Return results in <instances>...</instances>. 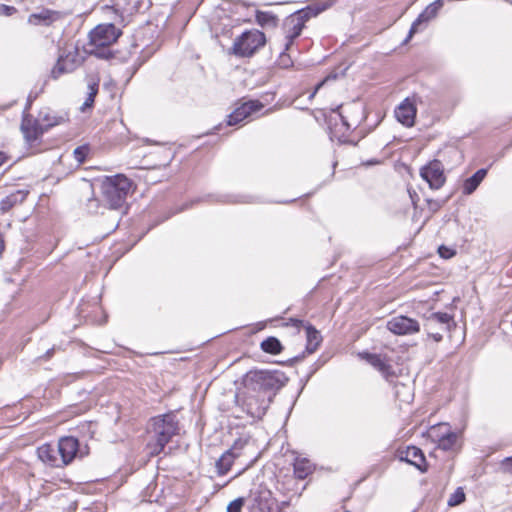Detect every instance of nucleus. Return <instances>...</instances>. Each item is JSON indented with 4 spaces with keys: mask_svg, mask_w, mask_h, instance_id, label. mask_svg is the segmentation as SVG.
Here are the masks:
<instances>
[{
    "mask_svg": "<svg viewBox=\"0 0 512 512\" xmlns=\"http://www.w3.org/2000/svg\"><path fill=\"white\" fill-rule=\"evenodd\" d=\"M179 422L174 413L153 417L148 430L150 440L147 444L150 456L160 454L171 439L179 432Z\"/></svg>",
    "mask_w": 512,
    "mask_h": 512,
    "instance_id": "1",
    "label": "nucleus"
},
{
    "mask_svg": "<svg viewBox=\"0 0 512 512\" xmlns=\"http://www.w3.org/2000/svg\"><path fill=\"white\" fill-rule=\"evenodd\" d=\"M288 382V377L279 370L249 371L243 378L244 389L260 395L272 396Z\"/></svg>",
    "mask_w": 512,
    "mask_h": 512,
    "instance_id": "2",
    "label": "nucleus"
},
{
    "mask_svg": "<svg viewBox=\"0 0 512 512\" xmlns=\"http://www.w3.org/2000/svg\"><path fill=\"white\" fill-rule=\"evenodd\" d=\"M132 183L124 175L118 174L107 177L101 183L102 201L110 209H118L123 206L127 195L131 190Z\"/></svg>",
    "mask_w": 512,
    "mask_h": 512,
    "instance_id": "3",
    "label": "nucleus"
},
{
    "mask_svg": "<svg viewBox=\"0 0 512 512\" xmlns=\"http://www.w3.org/2000/svg\"><path fill=\"white\" fill-rule=\"evenodd\" d=\"M120 35V30L113 24L98 25L89 34L90 53L98 58L109 59L112 57L109 46L115 43Z\"/></svg>",
    "mask_w": 512,
    "mask_h": 512,
    "instance_id": "4",
    "label": "nucleus"
},
{
    "mask_svg": "<svg viewBox=\"0 0 512 512\" xmlns=\"http://www.w3.org/2000/svg\"><path fill=\"white\" fill-rule=\"evenodd\" d=\"M265 34L257 29L243 32L234 40L230 53L237 57H251L265 45Z\"/></svg>",
    "mask_w": 512,
    "mask_h": 512,
    "instance_id": "5",
    "label": "nucleus"
},
{
    "mask_svg": "<svg viewBox=\"0 0 512 512\" xmlns=\"http://www.w3.org/2000/svg\"><path fill=\"white\" fill-rule=\"evenodd\" d=\"M455 326L453 316L445 312H433L425 317L424 329L435 342L442 341L443 333L451 331Z\"/></svg>",
    "mask_w": 512,
    "mask_h": 512,
    "instance_id": "6",
    "label": "nucleus"
},
{
    "mask_svg": "<svg viewBox=\"0 0 512 512\" xmlns=\"http://www.w3.org/2000/svg\"><path fill=\"white\" fill-rule=\"evenodd\" d=\"M242 409L252 418L261 419L270 404V396L260 395L244 389L240 398Z\"/></svg>",
    "mask_w": 512,
    "mask_h": 512,
    "instance_id": "7",
    "label": "nucleus"
},
{
    "mask_svg": "<svg viewBox=\"0 0 512 512\" xmlns=\"http://www.w3.org/2000/svg\"><path fill=\"white\" fill-rule=\"evenodd\" d=\"M57 446L62 467L70 464L75 458H82L89 453L88 446L81 447L78 439L72 436L61 437Z\"/></svg>",
    "mask_w": 512,
    "mask_h": 512,
    "instance_id": "8",
    "label": "nucleus"
},
{
    "mask_svg": "<svg viewBox=\"0 0 512 512\" xmlns=\"http://www.w3.org/2000/svg\"><path fill=\"white\" fill-rule=\"evenodd\" d=\"M308 17L304 12L299 10L291 14L284 22L286 34L285 50H289L294 40L301 34Z\"/></svg>",
    "mask_w": 512,
    "mask_h": 512,
    "instance_id": "9",
    "label": "nucleus"
},
{
    "mask_svg": "<svg viewBox=\"0 0 512 512\" xmlns=\"http://www.w3.org/2000/svg\"><path fill=\"white\" fill-rule=\"evenodd\" d=\"M420 98L416 95L405 98L395 109V117L398 122L406 127H412L415 123L417 103Z\"/></svg>",
    "mask_w": 512,
    "mask_h": 512,
    "instance_id": "10",
    "label": "nucleus"
},
{
    "mask_svg": "<svg viewBox=\"0 0 512 512\" xmlns=\"http://www.w3.org/2000/svg\"><path fill=\"white\" fill-rule=\"evenodd\" d=\"M420 176L429 184L431 189H439L445 183L443 165L438 160H433L421 168Z\"/></svg>",
    "mask_w": 512,
    "mask_h": 512,
    "instance_id": "11",
    "label": "nucleus"
},
{
    "mask_svg": "<svg viewBox=\"0 0 512 512\" xmlns=\"http://www.w3.org/2000/svg\"><path fill=\"white\" fill-rule=\"evenodd\" d=\"M386 327L396 335H411L420 330V324L417 320L403 315L395 316L388 320Z\"/></svg>",
    "mask_w": 512,
    "mask_h": 512,
    "instance_id": "12",
    "label": "nucleus"
},
{
    "mask_svg": "<svg viewBox=\"0 0 512 512\" xmlns=\"http://www.w3.org/2000/svg\"><path fill=\"white\" fill-rule=\"evenodd\" d=\"M431 436L437 442L438 448L449 451L456 445L458 435L450 430L448 424H438L431 428Z\"/></svg>",
    "mask_w": 512,
    "mask_h": 512,
    "instance_id": "13",
    "label": "nucleus"
},
{
    "mask_svg": "<svg viewBox=\"0 0 512 512\" xmlns=\"http://www.w3.org/2000/svg\"><path fill=\"white\" fill-rule=\"evenodd\" d=\"M251 512H281L277 501L268 490L253 493L250 499Z\"/></svg>",
    "mask_w": 512,
    "mask_h": 512,
    "instance_id": "14",
    "label": "nucleus"
},
{
    "mask_svg": "<svg viewBox=\"0 0 512 512\" xmlns=\"http://www.w3.org/2000/svg\"><path fill=\"white\" fill-rule=\"evenodd\" d=\"M443 5L444 2L442 0H436L433 3L429 4L412 23L408 36L405 39L404 43H407L415 33L420 31L423 25H426L430 20L434 19L441 10V8L443 7Z\"/></svg>",
    "mask_w": 512,
    "mask_h": 512,
    "instance_id": "15",
    "label": "nucleus"
},
{
    "mask_svg": "<svg viewBox=\"0 0 512 512\" xmlns=\"http://www.w3.org/2000/svg\"><path fill=\"white\" fill-rule=\"evenodd\" d=\"M262 104L258 101H248L237 107L227 119V125L234 126L248 118L252 113L261 110Z\"/></svg>",
    "mask_w": 512,
    "mask_h": 512,
    "instance_id": "16",
    "label": "nucleus"
},
{
    "mask_svg": "<svg viewBox=\"0 0 512 512\" xmlns=\"http://www.w3.org/2000/svg\"><path fill=\"white\" fill-rule=\"evenodd\" d=\"M245 444L246 442L244 441H236L234 445L219 458L216 467L220 475H224L230 470L234 459L241 455L240 451Z\"/></svg>",
    "mask_w": 512,
    "mask_h": 512,
    "instance_id": "17",
    "label": "nucleus"
},
{
    "mask_svg": "<svg viewBox=\"0 0 512 512\" xmlns=\"http://www.w3.org/2000/svg\"><path fill=\"white\" fill-rule=\"evenodd\" d=\"M399 458L401 461H405L421 472L427 470L426 459L421 449L415 446H408L405 450L400 451Z\"/></svg>",
    "mask_w": 512,
    "mask_h": 512,
    "instance_id": "18",
    "label": "nucleus"
},
{
    "mask_svg": "<svg viewBox=\"0 0 512 512\" xmlns=\"http://www.w3.org/2000/svg\"><path fill=\"white\" fill-rule=\"evenodd\" d=\"M360 357L377 369L387 380L394 375L392 366L385 356L374 353H362Z\"/></svg>",
    "mask_w": 512,
    "mask_h": 512,
    "instance_id": "19",
    "label": "nucleus"
},
{
    "mask_svg": "<svg viewBox=\"0 0 512 512\" xmlns=\"http://www.w3.org/2000/svg\"><path fill=\"white\" fill-rule=\"evenodd\" d=\"M37 455L43 463L51 467H62L58 446L55 447L51 444H43L37 449Z\"/></svg>",
    "mask_w": 512,
    "mask_h": 512,
    "instance_id": "20",
    "label": "nucleus"
},
{
    "mask_svg": "<svg viewBox=\"0 0 512 512\" xmlns=\"http://www.w3.org/2000/svg\"><path fill=\"white\" fill-rule=\"evenodd\" d=\"M60 18V12L50 9H43L40 12L31 14L28 18V22L32 25L49 26Z\"/></svg>",
    "mask_w": 512,
    "mask_h": 512,
    "instance_id": "21",
    "label": "nucleus"
},
{
    "mask_svg": "<svg viewBox=\"0 0 512 512\" xmlns=\"http://www.w3.org/2000/svg\"><path fill=\"white\" fill-rule=\"evenodd\" d=\"M29 191L26 189H18L7 195L0 202V210L2 213H7L13 207L22 204L27 198Z\"/></svg>",
    "mask_w": 512,
    "mask_h": 512,
    "instance_id": "22",
    "label": "nucleus"
},
{
    "mask_svg": "<svg viewBox=\"0 0 512 512\" xmlns=\"http://www.w3.org/2000/svg\"><path fill=\"white\" fill-rule=\"evenodd\" d=\"M59 58L63 61L70 72L75 71L84 62V57L78 48H74L73 50L60 54Z\"/></svg>",
    "mask_w": 512,
    "mask_h": 512,
    "instance_id": "23",
    "label": "nucleus"
},
{
    "mask_svg": "<svg viewBox=\"0 0 512 512\" xmlns=\"http://www.w3.org/2000/svg\"><path fill=\"white\" fill-rule=\"evenodd\" d=\"M487 175V169L482 168L477 170L471 177L467 178L463 184V194H472L484 180Z\"/></svg>",
    "mask_w": 512,
    "mask_h": 512,
    "instance_id": "24",
    "label": "nucleus"
},
{
    "mask_svg": "<svg viewBox=\"0 0 512 512\" xmlns=\"http://www.w3.org/2000/svg\"><path fill=\"white\" fill-rule=\"evenodd\" d=\"M306 331V352L308 354L314 353L322 342V336L318 330L313 326L308 325L305 328Z\"/></svg>",
    "mask_w": 512,
    "mask_h": 512,
    "instance_id": "25",
    "label": "nucleus"
},
{
    "mask_svg": "<svg viewBox=\"0 0 512 512\" xmlns=\"http://www.w3.org/2000/svg\"><path fill=\"white\" fill-rule=\"evenodd\" d=\"M23 135L27 142H35L42 134V130L38 124L32 123L30 120L24 119L21 125Z\"/></svg>",
    "mask_w": 512,
    "mask_h": 512,
    "instance_id": "26",
    "label": "nucleus"
},
{
    "mask_svg": "<svg viewBox=\"0 0 512 512\" xmlns=\"http://www.w3.org/2000/svg\"><path fill=\"white\" fill-rule=\"evenodd\" d=\"M312 472V464L304 458H297L294 462V474L298 479H305Z\"/></svg>",
    "mask_w": 512,
    "mask_h": 512,
    "instance_id": "27",
    "label": "nucleus"
},
{
    "mask_svg": "<svg viewBox=\"0 0 512 512\" xmlns=\"http://www.w3.org/2000/svg\"><path fill=\"white\" fill-rule=\"evenodd\" d=\"M260 347L264 352L273 355L279 354L283 349L281 342L276 337L272 336L263 340Z\"/></svg>",
    "mask_w": 512,
    "mask_h": 512,
    "instance_id": "28",
    "label": "nucleus"
},
{
    "mask_svg": "<svg viewBox=\"0 0 512 512\" xmlns=\"http://www.w3.org/2000/svg\"><path fill=\"white\" fill-rule=\"evenodd\" d=\"M333 5V1H326L323 3H315L313 5H309L304 9L299 10L300 12H304L308 17V20L312 17H316L323 11L327 10Z\"/></svg>",
    "mask_w": 512,
    "mask_h": 512,
    "instance_id": "29",
    "label": "nucleus"
},
{
    "mask_svg": "<svg viewBox=\"0 0 512 512\" xmlns=\"http://www.w3.org/2000/svg\"><path fill=\"white\" fill-rule=\"evenodd\" d=\"M395 397L399 399L401 402L409 403L412 399V391L410 386L405 385L400 382H396L394 384Z\"/></svg>",
    "mask_w": 512,
    "mask_h": 512,
    "instance_id": "30",
    "label": "nucleus"
},
{
    "mask_svg": "<svg viewBox=\"0 0 512 512\" xmlns=\"http://www.w3.org/2000/svg\"><path fill=\"white\" fill-rule=\"evenodd\" d=\"M98 88H99L98 80L90 79L88 81V96H87L85 102L83 103L82 111H84L85 108H89L93 105L95 96L98 93Z\"/></svg>",
    "mask_w": 512,
    "mask_h": 512,
    "instance_id": "31",
    "label": "nucleus"
},
{
    "mask_svg": "<svg viewBox=\"0 0 512 512\" xmlns=\"http://www.w3.org/2000/svg\"><path fill=\"white\" fill-rule=\"evenodd\" d=\"M66 73H71L68 68L65 66L63 61L58 57L56 64L51 70V78L58 79L60 76Z\"/></svg>",
    "mask_w": 512,
    "mask_h": 512,
    "instance_id": "32",
    "label": "nucleus"
},
{
    "mask_svg": "<svg viewBox=\"0 0 512 512\" xmlns=\"http://www.w3.org/2000/svg\"><path fill=\"white\" fill-rule=\"evenodd\" d=\"M465 500V494L461 488H458L449 498L448 505L456 506Z\"/></svg>",
    "mask_w": 512,
    "mask_h": 512,
    "instance_id": "33",
    "label": "nucleus"
},
{
    "mask_svg": "<svg viewBox=\"0 0 512 512\" xmlns=\"http://www.w3.org/2000/svg\"><path fill=\"white\" fill-rule=\"evenodd\" d=\"M243 498H237L229 503L227 506V512H241L243 506Z\"/></svg>",
    "mask_w": 512,
    "mask_h": 512,
    "instance_id": "34",
    "label": "nucleus"
},
{
    "mask_svg": "<svg viewBox=\"0 0 512 512\" xmlns=\"http://www.w3.org/2000/svg\"><path fill=\"white\" fill-rule=\"evenodd\" d=\"M87 151H88V148L86 146H80V147H77L75 150H74V156H75V159L79 162V163H83L84 160H85V157L87 155Z\"/></svg>",
    "mask_w": 512,
    "mask_h": 512,
    "instance_id": "35",
    "label": "nucleus"
},
{
    "mask_svg": "<svg viewBox=\"0 0 512 512\" xmlns=\"http://www.w3.org/2000/svg\"><path fill=\"white\" fill-rule=\"evenodd\" d=\"M16 8L14 6H9L5 4L0 5V16H11L16 13Z\"/></svg>",
    "mask_w": 512,
    "mask_h": 512,
    "instance_id": "36",
    "label": "nucleus"
},
{
    "mask_svg": "<svg viewBox=\"0 0 512 512\" xmlns=\"http://www.w3.org/2000/svg\"><path fill=\"white\" fill-rule=\"evenodd\" d=\"M272 18L273 17L269 13H266V12L258 11L257 15H256V19H257L258 23H260L261 25L267 23Z\"/></svg>",
    "mask_w": 512,
    "mask_h": 512,
    "instance_id": "37",
    "label": "nucleus"
},
{
    "mask_svg": "<svg viewBox=\"0 0 512 512\" xmlns=\"http://www.w3.org/2000/svg\"><path fill=\"white\" fill-rule=\"evenodd\" d=\"M330 79H335V76H332V77H331V76H328V77H326L325 79H323L321 82H319V83L316 85L315 89L310 93V95H309L308 99H309V100H312V99L315 97L316 93L319 91V89H320V88H321V87H322V86H323L327 81H329Z\"/></svg>",
    "mask_w": 512,
    "mask_h": 512,
    "instance_id": "38",
    "label": "nucleus"
},
{
    "mask_svg": "<svg viewBox=\"0 0 512 512\" xmlns=\"http://www.w3.org/2000/svg\"><path fill=\"white\" fill-rule=\"evenodd\" d=\"M438 252H439L440 256L443 258H450L454 255V251H452L451 249H449L445 246H440L438 249Z\"/></svg>",
    "mask_w": 512,
    "mask_h": 512,
    "instance_id": "39",
    "label": "nucleus"
},
{
    "mask_svg": "<svg viewBox=\"0 0 512 512\" xmlns=\"http://www.w3.org/2000/svg\"><path fill=\"white\" fill-rule=\"evenodd\" d=\"M502 466L505 471L512 473V456L505 458L502 461Z\"/></svg>",
    "mask_w": 512,
    "mask_h": 512,
    "instance_id": "40",
    "label": "nucleus"
},
{
    "mask_svg": "<svg viewBox=\"0 0 512 512\" xmlns=\"http://www.w3.org/2000/svg\"><path fill=\"white\" fill-rule=\"evenodd\" d=\"M54 350H55L54 348H51V349L47 350V352L44 355L45 359L51 358L53 356V354H54Z\"/></svg>",
    "mask_w": 512,
    "mask_h": 512,
    "instance_id": "41",
    "label": "nucleus"
},
{
    "mask_svg": "<svg viewBox=\"0 0 512 512\" xmlns=\"http://www.w3.org/2000/svg\"><path fill=\"white\" fill-rule=\"evenodd\" d=\"M6 156L3 152L0 151V166L3 165L6 161Z\"/></svg>",
    "mask_w": 512,
    "mask_h": 512,
    "instance_id": "42",
    "label": "nucleus"
},
{
    "mask_svg": "<svg viewBox=\"0 0 512 512\" xmlns=\"http://www.w3.org/2000/svg\"><path fill=\"white\" fill-rule=\"evenodd\" d=\"M36 97H37V95L29 94V96H28V104L30 105L33 102V100L36 99Z\"/></svg>",
    "mask_w": 512,
    "mask_h": 512,
    "instance_id": "43",
    "label": "nucleus"
},
{
    "mask_svg": "<svg viewBox=\"0 0 512 512\" xmlns=\"http://www.w3.org/2000/svg\"><path fill=\"white\" fill-rule=\"evenodd\" d=\"M284 59H285V55H281V60H282L283 64L285 66H288V63Z\"/></svg>",
    "mask_w": 512,
    "mask_h": 512,
    "instance_id": "44",
    "label": "nucleus"
}]
</instances>
